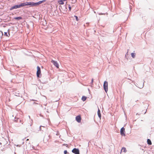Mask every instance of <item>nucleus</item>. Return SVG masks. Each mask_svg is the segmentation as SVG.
Here are the masks:
<instances>
[{
	"label": "nucleus",
	"instance_id": "obj_5",
	"mask_svg": "<svg viewBox=\"0 0 154 154\" xmlns=\"http://www.w3.org/2000/svg\"><path fill=\"white\" fill-rule=\"evenodd\" d=\"M51 62L52 63L54 66H55L57 68H59V65L57 61L52 60Z\"/></svg>",
	"mask_w": 154,
	"mask_h": 154
},
{
	"label": "nucleus",
	"instance_id": "obj_17",
	"mask_svg": "<svg viewBox=\"0 0 154 154\" xmlns=\"http://www.w3.org/2000/svg\"><path fill=\"white\" fill-rule=\"evenodd\" d=\"M131 56L133 58H134L135 57V54L134 53H131Z\"/></svg>",
	"mask_w": 154,
	"mask_h": 154
},
{
	"label": "nucleus",
	"instance_id": "obj_21",
	"mask_svg": "<svg viewBox=\"0 0 154 154\" xmlns=\"http://www.w3.org/2000/svg\"><path fill=\"white\" fill-rule=\"evenodd\" d=\"M64 154H67V150H64Z\"/></svg>",
	"mask_w": 154,
	"mask_h": 154
},
{
	"label": "nucleus",
	"instance_id": "obj_3",
	"mask_svg": "<svg viewBox=\"0 0 154 154\" xmlns=\"http://www.w3.org/2000/svg\"><path fill=\"white\" fill-rule=\"evenodd\" d=\"M108 83L107 81H105L103 84V88L105 92H107L108 90Z\"/></svg>",
	"mask_w": 154,
	"mask_h": 154
},
{
	"label": "nucleus",
	"instance_id": "obj_27",
	"mask_svg": "<svg viewBox=\"0 0 154 154\" xmlns=\"http://www.w3.org/2000/svg\"><path fill=\"white\" fill-rule=\"evenodd\" d=\"M29 139H27L26 140V141H29Z\"/></svg>",
	"mask_w": 154,
	"mask_h": 154
},
{
	"label": "nucleus",
	"instance_id": "obj_6",
	"mask_svg": "<svg viewBox=\"0 0 154 154\" xmlns=\"http://www.w3.org/2000/svg\"><path fill=\"white\" fill-rule=\"evenodd\" d=\"M125 129L123 127L120 130V133L121 135L122 136H125Z\"/></svg>",
	"mask_w": 154,
	"mask_h": 154
},
{
	"label": "nucleus",
	"instance_id": "obj_10",
	"mask_svg": "<svg viewBox=\"0 0 154 154\" xmlns=\"http://www.w3.org/2000/svg\"><path fill=\"white\" fill-rule=\"evenodd\" d=\"M65 1V0H58V2L60 5H63L64 3L63 1Z\"/></svg>",
	"mask_w": 154,
	"mask_h": 154
},
{
	"label": "nucleus",
	"instance_id": "obj_7",
	"mask_svg": "<svg viewBox=\"0 0 154 154\" xmlns=\"http://www.w3.org/2000/svg\"><path fill=\"white\" fill-rule=\"evenodd\" d=\"M72 152L75 154H79V150L76 148L73 149L72 150Z\"/></svg>",
	"mask_w": 154,
	"mask_h": 154
},
{
	"label": "nucleus",
	"instance_id": "obj_20",
	"mask_svg": "<svg viewBox=\"0 0 154 154\" xmlns=\"http://www.w3.org/2000/svg\"><path fill=\"white\" fill-rule=\"evenodd\" d=\"M69 10L70 11L71 9V7L69 5Z\"/></svg>",
	"mask_w": 154,
	"mask_h": 154
},
{
	"label": "nucleus",
	"instance_id": "obj_9",
	"mask_svg": "<svg viewBox=\"0 0 154 154\" xmlns=\"http://www.w3.org/2000/svg\"><path fill=\"white\" fill-rule=\"evenodd\" d=\"M20 8V5H17L14 6H13L11 8L10 10H12L14 9H17L18 8Z\"/></svg>",
	"mask_w": 154,
	"mask_h": 154
},
{
	"label": "nucleus",
	"instance_id": "obj_2",
	"mask_svg": "<svg viewBox=\"0 0 154 154\" xmlns=\"http://www.w3.org/2000/svg\"><path fill=\"white\" fill-rule=\"evenodd\" d=\"M37 71L36 73L37 76L38 78L41 77L42 75L41 74V70L40 67L39 66H37Z\"/></svg>",
	"mask_w": 154,
	"mask_h": 154
},
{
	"label": "nucleus",
	"instance_id": "obj_1",
	"mask_svg": "<svg viewBox=\"0 0 154 154\" xmlns=\"http://www.w3.org/2000/svg\"><path fill=\"white\" fill-rule=\"evenodd\" d=\"M46 1V0H43L36 3H35L33 2H29V5H30L31 7L38 6L42 3L45 2Z\"/></svg>",
	"mask_w": 154,
	"mask_h": 154
},
{
	"label": "nucleus",
	"instance_id": "obj_19",
	"mask_svg": "<svg viewBox=\"0 0 154 154\" xmlns=\"http://www.w3.org/2000/svg\"><path fill=\"white\" fill-rule=\"evenodd\" d=\"M26 6H28L29 4V2H25Z\"/></svg>",
	"mask_w": 154,
	"mask_h": 154
},
{
	"label": "nucleus",
	"instance_id": "obj_26",
	"mask_svg": "<svg viewBox=\"0 0 154 154\" xmlns=\"http://www.w3.org/2000/svg\"><path fill=\"white\" fill-rule=\"evenodd\" d=\"M93 79H92V80H91V82H92V83H93Z\"/></svg>",
	"mask_w": 154,
	"mask_h": 154
},
{
	"label": "nucleus",
	"instance_id": "obj_12",
	"mask_svg": "<svg viewBox=\"0 0 154 154\" xmlns=\"http://www.w3.org/2000/svg\"><path fill=\"white\" fill-rule=\"evenodd\" d=\"M97 113L98 116L100 118L101 117V114L100 113V111L99 109H98V112H97Z\"/></svg>",
	"mask_w": 154,
	"mask_h": 154
},
{
	"label": "nucleus",
	"instance_id": "obj_16",
	"mask_svg": "<svg viewBox=\"0 0 154 154\" xmlns=\"http://www.w3.org/2000/svg\"><path fill=\"white\" fill-rule=\"evenodd\" d=\"M14 19L15 20H20L22 19V18L21 17H15L14 18Z\"/></svg>",
	"mask_w": 154,
	"mask_h": 154
},
{
	"label": "nucleus",
	"instance_id": "obj_22",
	"mask_svg": "<svg viewBox=\"0 0 154 154\" xmlns=\"http://www.w3.org/2000/svg\"><path fill=\"white\" fill-rule=\"evenodd\" d=\"M5 35L6 36H8V35L7 34V32H5Z\"/></svg>",
	"mask_w": 154,
	"mask_h": 154
},
{
	"label": "nucleus",
	"instance_id": "obj_4",
	"mask_svg": "<svg viewBox=\"0 0 154 154\" xmlns=\"http://www.w3.org/2000/svg\"><path fill=\"white\" fill-rule=\"evenodd\" d=\"M51 137L50 135L48 136H45L43 140L44 143H46L51 138Z\"/></svg>",
	"mask_w": 154,
	"mask_h": 154
},
{
	"label": "nucleus",
	"instance_id": "obj_8",
	"mask_svg": "<svg viewBox=\"0 0 154 154\" xmlns=\"http://www.w3.org/2000/svg\"><path fill=\"white\" fill-rule=\"evenodd\" d=\"M75 119L78 122H80L81 119V116L80 115L77 116L75 118Z\"/></svg>",
	"mask_w": 154,
	"mask_h": 154
},
{
	"label": "nucleus",
	"instance_id": "obj_11",
	"mask_svg": "<svg viewBox=\"0 0 154 154\" xmlns=\"http://www.w3.org/2000/svg\"><path fill=\"white\" fill-rule=\"evenodd\" d=\"M122 151L125 153L127 152V150L125 147H123L122 148V149L121 151V153L122 152Z\"/></svg>",
	"mask_w": 154,
	"mask_h": 154
},
{
	"label": "nucleus",
	"instance_id": "obj_13",
	"mask_svg": "<svg viewBox=\"0 0 154 154\" xmlns=\"http://www.w3.org/2000/svg\"><path fill=\"white\" fill-rule=\"evenodd\" d=\"M147 143L149 145H151L152 144V143H151V142L150 140H149V139H148L147 140Z\"/></svg>",
	"mask_w": 154,
	"mask_h": 154
},
{
	"label": "nucleus",
	"instance_id": "obj_14",
	"mask_svg": "<svg viewBox=\"0 0 154 154\" xmlns=\"http://www.w3.org/2000/svg\"><path fill=\"white\" fill-rule=\"evenodd\" d=\"M87 99L86 97L85 96H83L82 98V100L83 101H85Z\"/></svg>",
	"mask_w": 154,
	"mask_h": 154
},
{
	"label": "nucleus",
	"instance_id": "obj_15",
	"mask_svg": "<svg viewBox=\"0 0 154 154\" xmlns=\"http://www.w3.org/2000/svg\"><path fill=\"white\" fill-rule=\"evenodd\" d=\"M20 7L26 6V4H25V2L21 3L20 4Z\"/></svg>",
	"mask_w": 154,
	"mask_h": 154
},
{
	"label": "nucleus",
	"instance_id": "obj_18",
	"mask_svg": "<svg viewBox=\"0 0 154 154\" xmlns=\"http://www.w3.org/2000/svg\"><path fill=\"white\" fill-rule=\"evenodd\" d=\"M74 17L75 18L76 21H78L79 19H78V17L75 15L74 16Z\"/></svg>",
	"mask_w": 154,
	"mask_h": 154
},
{
	"label": "nucleus",
	"instance_id": "obj_23",
	"mask_svg": "<svg viewBox=\"0 0 154 154\" xmlns=\"http://www.w3.org/2000/svg\"><path fill=\"white\" fill-rule=\"evenodd\" d=\"M56 135L57 136H58L59 135V132H57L56 134Z\"/></svg>",
	"mask_w": 154,
	"mask_h": 154
},
{
	"label": "nucleus",
	"instance_id": "obj_24",
	"mask_svg": "<svg viewBox=\"0 0 154 154\" xmlns=\"http://www.w3.org/2000/svg\"><path fill=\"white\" fill-rule=\"evenodd\" d=\"M63 145H64V146H66L67 147L68 146V145L67 144H63Z\"/></svg>",
	"mask_w": 154,
	"mask_h": 154
},
{
	"label": "nucleus",
	"instance_id": "obj_25",
	"mask_svg": "<svg viewBox=\"0 0 154 154\" xmlns=\"http://www.w3.org/2000/svg\"><path fill=\"white\" fill-rule=\"evenodd\" d=\"M28 145L29 146H30V143L29 142V143H28Z\"/></svg>",
	"mask_w": 154,
	"mask_h": 154
}]
</instances>
